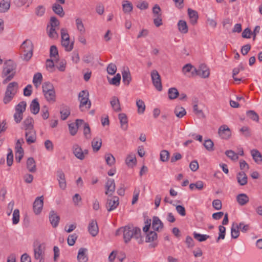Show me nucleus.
Masks as SVG:
<instances>
[{
  "instance_id": "nucleus-35",
  "label": "nucleus",
  "mask_w": 262,
  "mask_h": 262,
  "mask_svg": "<svg viewBox=\"0 0 262 262\" xmlns=\"http://www.w3.org/2000/svg\"><path fill=\"white\" fill-rule=\"evenodd\" d=\"M174 113L177 117L182 118L186 115V112L184 107L180 106H177L174 108Z\"/></svg>"
},
{
  "instance_id": "nucleus-64",
  "label": "nucleus",
  "mask_w": 262,
  "mask_h": 262,
  "mask_svg": "<svg viewBox=\"0 0 262 262\" xmlns=\"http://www.w3.org/2000/svg\"><path fill=\"white\" fill-rule=\"evenodd\" d=\"M42 91L43 93L50 91L54 90L53 85L50 82H45L42 84Z\"/></svg>"
},
{
  "instance_id": "nucleus-18",
  "label": "nucleus",
  "mask_w": 262,
  "mask_h": 262,
  "mask_svg": "<svg viewBox=\"0 0 262 262\" xmlns=\"http://www.w3.org/2000/svg\"><path fill=\"white\" fill-rule=\"evenodd\" d=\"M25 136L26 141L28 144L33 143L36 141V134L34 129L26 131Z\"/></svg>"
},
{
  "instance_id": "nucleus-3",
  "label": "nucleus",
  "mask_w": 262,
  "mask_h": 262,
  "mask_svg": "<svg viewBox=\"0 0 262 262\" xmlns=\"http://www.w3.org/2000/svg\"><path fill=\"white\" fill-rule=\"evenodd\" d=\"M33 46L31 40L26 39L21 45L19 52L24 60L29 61L33 55Z\"/></svg>"
},
{
  "instance_id": "nucleus-61",
  "label": "nucleus",
  "mask_w": 262,
  "mask_h": 262,
  "mask_svg": "<svg viewBox=\"0 0 262 262\" xmlns=\"http://www.w3.org/2000/svg\"><path fill=\"white\" fill-rule=\"evenodd\" d=\"M204 146L206 148V149H207L209 151H212L214 150V144L210 139L205 140L204 143Z\"/></svg>"
},
{
  "instance_id": "nucleus-37",
  "label": "nucleus",
  "mask_w": 262,
  "mask_h": 262,
  "mask_svg": "<svg viewBox=\"0 0 262 262\" xmlns=\"http://www.w3.org/2000/svg\"><path fill=\"white\" fill-rule=\"evenodd\" d=\"M122 79L123 82L125 85H128L129 84L132 77L128 69L124 70L122 72Z\"/></svg>"
},
{
  "instance_id": "nucleus-10",
  "label": "nucleus",
  "mask_w": 262,
  "mask_h": 262,
  "mask_svg": "<svg viewBox=\"0 0 262 262\" xmlns=\"http://www.w3.org/2000/svg\"><path fill=\"white\" fill-rule=\"evenodd\" d=\"M84 121L82 119H76L75 123H71L69 124V129L72 136H75L78 129L83 124Z\"/></svg>"
},
{
  "instance_id": "nucleus-57",
  "label": "nucleus",
  "mask_w": 262,
  "mask_h": 262,
  "mask_svg": "<svg viewBox=\"0 0 262 262\" xmlns=\"http://www.w3.org/2000/svg\"><path fill=\"white\" fill-rule=\"evenodd\" d=\"M9 152L7 154V164L8 166H10L13 164V155L11 149L9 148Z\"/></svg>"
},
{
  "instance_id": "nucleus-7",
  "label": "nucleus",
  "mask_w": 262,
  "mask_h": 262,
  "mask_svg": "<svg viewBox=\"0 0 262 262\" xmlns=\"http://www.w3.org/2000/svg\"><path fill=\"white\" fill-rule=\"evenodd\" d=\"M218 134L221 139L228 140L231 136V131L227 125H222L218 129Z\"/></svg>"
},
{
  "instance_id": "nucleus-5",
  "label": "nucleus",
  "mask_w": 262,
  "mask_h": 262,
  "mask_svg": "<svg viewBox=\"0 0 262 262\" xmlns=\"http://www.w3.org/2000/svg\"><path fill=\"white\" fill-rule=\"evenodd\" d=\"M89 93L87 90H83L79 93V108L82 112L89 110L91 107V102L89 99Z\"/></svg>"
},
{
  "instance_id": "nucleus-36",
  "label": "nucleus",
  "mask_w": 262,
  "mask_h": 262,
  "mask_svg": "<svg viewBox=\"0 0 262 262\" xmlns=\"http://www.w3.org/2000/svg\"><path fill=\"white\" fill-rule=\"evenodd\" d=\"M179 30L182 33L185 34L188 32V28L185 21L180 20L178 23Z\"/></svg>"
},
{
  "instance_id": "nucleus-24",
  "label": "nucleus",
  "mask_w": 262,
  "mask_h": 262,
  "mask_svg": "<svg viewBox=\"0 0 262 262\" xmlns=\"http://www.w3.org/2000/svg\"><path fill=\"white\" fill-rule=\"evenodd\" d=\"M236 179L238 183L241 186H244L247 184V176L244 171H241L237 174Z\"/></svg>"
},
{
  "instance_id": "nucleus-22",
  "label": "nucleus",
  "mask_w": 262,
  "mask_h": 262,
  "mask_svg": "<svg viewBox=\"0 0 262 262\" xmlns=\"http://www.w3.org/2000/svg\"><path fill=\"white\" fill-rule=\"evenodd\" d=\"M110 103L114 111L118 112L121 111L120 101L119 99L117 97H113L111 98Z\"/></svg>"
},
{
  "instance_id": "nucleus-21",
  "label": "nucleus",
  "mask_w": 262,
  "mask_h": 262,
  "mask_svg": "<svg viewBox=\"0 0 262 262\" xmlns=\"http://www.w3.org/2000/svg\"><path fill=\"white\" fill-rule=\"evenodd\" d=\"M152 229L157 231H159L163 228V224L157 216H154L152 224Z\"/></svg>"
},
{
  "instance_id": "nucleus-32",
  "label": "nucleus",
  "mask_w": 262,
  "mask_h": 262,
  "mask_svg": "<svg viewBox=\"0 0 262 262\" xmlns=\"http://www.w3.org/2000/svg\"><path fill=\"white\" fill-rule=\"evenodd\" d=\"M136 158L134 154H129L126 158L125 162L128 166H133L136 164Z\"/></svg>"
},
{
  "instance_id": "nucleus-8",
  "label": "nucleus",
  "mask_w": 262,
  "mask_h": 262,
  "mask_svg": "<svg viewBox=\"0 0 262 262\" xmlns=\"http://www.w3.org/2000/svg\"><path fill=\"white\" fill-rule=\"evenodd\" d=\"M151 77L154 85L158 91H161L162 89V86L161 77L158 71L153 70L151 73Z\"/></svg>"
},
{
  "instance_id": "nucleus-60",
  "label": "nucleus",
  "mask_w": 262,
  "mask_h": 262,
  "mask_svg": "<svg viewBox=\"0 0 262 262\" xmlns=\"http://www.w3.org/2000/svg\"><path fill=\"white\" fill-rule=\"evenodd\" d=\"M77 237L78 236L76 233L70 235L67 240L68 245L70 246H73L75 243V241L77 239Z\"/></svg>"
},
{
  "instance_id": "nucleus-50",
  "label": "nucleus",
  "mask_w": 262,
  "mask_h": 262,
  "mask_svg": "<svg viewBox=\"0 0 262 262\" xmlns=\"http://www.w3.org/2000/svg\"><path fill=\"white\" fill-rule=\"evenodd\" d=\"M219 235L216 239V242L217 243L220 239H224L226 234V228L222 225L219 226Z\"/></svg>"
},
{
  "instance_id": "nucleus-56",
  "label": "nucleus",
  "mask_w": 262,
  "mask_h": 262,
  "mask_svg": "<svg viewBox=\"0 0 262 262\" xmlns=\"http://www.w3.org/2000/svg\"><path fill=\"white\" fill-rule=\"evenodd\" d=\"M19 221V211L18 209L14 210L13 213L12 222L14 225L17 224Z\"/></svg>"
},
{
  "instance_id": "nucleus-45",
  "label": "nucleus",
  "mask_w": 262,
  "mask_h": 262,
  "mask_svg": "<svg viewBox=\"0 0 262 262\" xmlns=\"http://www.w3.org/2000/svg\"><path fill=\"white\" fill-rule=\"evenodd\" d=\"M27 106V103L25 101H21L16 106H15V112L20 113L23 114V113L26 111Z\"/></svg>"
},
{
  "instance_id": "nucleus-23",
  "label": "nucleus",
  "mask_w": 262,
  "mask_h": 262,
  "mask_svg": "<svg viewBox=\"0 0 262 262\" xmlns=\"http://www.w3.org/2000/svg\"><path fill=\"white\" fill-rule=\"evenodd\" d=\"M236 201L241 206H244L249 201L248 196L245 193H241L236 196Z\"/></svg>"
},
{
  "instance_id": "nucleus-12",
  "label": "nucleus",
  "mask_w": 262,
  "mask_h": 262,
  "mask_svg": "<svg viewBox=\"0 0 262 262\" xmlns=\"http://www.w3.org/2000/svg\"><path fill=\"white\" fill-rule=\"evenodd\" d=\"M88 231L93 237L96 236L99 232V227L96 220H92L88 226Z\"/></svg>"
},
{
  "instance_id": "nucleus-58",
  "label": "nucleus",
  "mask_w": 262,
  "mask_h": 262,
  "mask_svg": "<svg viewBox=\"0 0 262 262\" xmlns=\"http://www.w3.org/2000/svg\"><path fill=\"white\" fill-rule=\"evenodd\" d=\"M121 80V75L119 74H117L110 81V84L118 86L120 84Z\"/></svg>"
},
{
  "instance_id": "nucleus-51",
  "label": "nucleus",
  "mask_w": 262,
  "mask_h": 262,
  "mask_svg": "<svg viewBox=\"0 0 262 262\" xmlns=\"http://www.w3.org/2000/svg\"><path fill=\"white\" fill-rule=\"evenodd\" d=\"M42 79V76L41 73H37L34 74L33 79L34 84L37 86L38 85L40 84Z\"/></svg>"
},
{
  "instance_id": "nucleus-41",
  "label": "nucleus",
  "mask_w": 262,
  "mask_h": 262,
  "mask_svg": "<svg viewBox=\"0 0 262 262\" xmlns=\"http://www.w3.org/2000/svg\"><path fill=\"white\" fill-rule=\"evenodd\" d=\"M83 126V134L85 138L90 139L91 138V129L88 123L84 122L82 124Z\"/></svg>"
},
{
  "instance_id": "nucleus-43",
  "label": "nucleus",
  "mask_w": 262,
  "mask_h": 262,
  "mask_svg": "<svg viewBox=\"0 0 262 262\" xmlns=\"http://www.w3.org/2000/svg\"><path fill=\"white\" fill-rule=\"evenodd\" d=\"M57 28H53L48 26L47 31L49 36L51 38H57L58 37V33L56 32Z\"/></svg>"
},
{
  "instance_id": "nucleus-1",
  "label": "nucleus",
  "mask_w": 262,
  "mask_h": 262,
  "mask_svg": "<svg viewBox=\"0 0 262 262\" xmlns=\"http://www.w3.org/2000/svg\"><path fill=\"white\" fill-rule=\"evenodd\" d=\"M123 233V239L125 243H128L132 238L136 239L140 238L141 243V230L140 228L133 226H125L118 229L116 232V235H120Z\"/></svg>"
},
{
  "instance_id": "nucleus-48",
  "label": "nucleus",
  "mask_w": 262,
  "mask_h": 262,
  "mask_svg": "<svg viewBox=\"0 0 262 262\" xmlns=\"http://www.w3.org/2000/svg\"><path fill=\"white\" fill-rule=\"evenodd\" d=\"M105 161L109 166L113 165L115 163V158L111 154L107 153L105 155Z\"/></svg>"
},
{
  "instance_id": "nucleus-34",
  "label": "nucleus",
  "mask_w": 262,
  "mask_h": 262,
  "mask_svg": "<svg viewBox=\"0 0 262 262\" xmlns=\"http://www.w3.org/2000/svg\"><path fill=\"white\" fill-rule=\"evenodd\" d=\"M239 228L238 224L233 223L231 228V237L233 238H237L239 235Z\"/></svg>"
},
{
  "instance_id": "nucleus-13",
  "label": "nucleus",
  "mask_w": 262,
  "mask_h": 262,
  "mask_svg": "<svg viewBox=\"0 0 262 262\" xmlns=\"http://www.w3.org/2000/svg\"><path fill=\"white\" fill-rule=\"evenodd\" d=\"M105 194L111 195L115 190V181L112 179H108L105 184Z\"/></svg>"
},
{
  "instance_id": "nucleus-44",
  "label": "nucleus",
  "mask_w": 262,
  "mask_h": 262,
  "mask_svg": "<svg viewBox=\"0 0 262 262\" xmlns=\"http://www.w3.org/2000/svg\"><path fill=\"white\" fill-rule=\"evenodd\" d=\"M194 238L199 242H202L210 238V236L206 234H201L196 232L193 233Z\"/></svg>"
},
{
  "instance_id": "nucleus-4",
  "label": "nucleus",
  "mask_w": 262,
  "mask_h": 262,
  "mask_svg": "<svg viewBox=\"0 0 262 262\" xmlns=\"http://www.w3.org/2000/svg\"><path fill=\"white\" fill-rule=\"evenodd\" d=\"M18 84L16 82H12L8 85L5 96L3 98V102L5 104H8L13 99L17 92Z\"/></svg>"
},
{
  "instance_id": "nucleus-6",
  "label": "nucleus",
  "mask_w": 262,
  "mask_h": 262,
  "mask_svg": "<svg viewBox=\"0 0 262 262\" xmlns=\"http://www.w3.org/2000/svg\"><path fill=\"white\" fill-rule=\"evenodd\" d=\"M72 151L75 156L80 160H83L89 154L88 149L82 150L80 146L75 144L72 146Z\"/></svg>"
},
{
  "instance_id": "nucleus-54",
  "label": "nucleus",
  "mask_w": 262,
  "mask_h": 262,
  "mask_svg": "<svg viewBox=\"0 0 262 262\" xmlns=\"http://www.w3.org/2000/svg\"><path fill=\"white\" fill-rule=\"evenodd\" d=\"M247 116L253 121L258 122L259 116L258 114L253 111H249L247 112Z\"/></svg>"
},
{
  "instance_id": "nucleus-30",
  "label": "nucleus",
  "mask_w": 262,
  "mask_h": 262,
  "mask_svg": "<svg viewBox=\"0 0 262 262\" xmlns=\"http://www.w3.org/2000/svg\"><path fill=\"white\" fill-rule=\"evenodd\" d=\"M52 10L55 13L60 17H63L64 15L62 7L59 4L55 3L52 6Z\"/></svg>"
},
{
  "instance_id": "nucleus-25",
  "label": "nucleus",
  "mask_w": 262,
  "mask_h": 262,
  "mask_svg": "<svg viewBox=\"0 0 262 262\" xmlns=\"http://www.w3.org/2000/svg\"><path fill=\"white\" fill-rule=\"evenodd\" d=\"M11 0H2L0 2V13L7 12L10 8Z\"/></svg>"
},
{
  "instance_id": "nucleus-42",
  "label": "nucleus",
  "mask_w": 262,
  "mask_h": 262,
  "mask_svg": "<svg viewBox=\"0 0 262 262\" xmlns=\"http://www.w3.org/2000/svg\"><path fill=\"white\" fill-rule=\"evenodd\" d=\"M133 5L128 1H125L122 4V9L124 13H129L133 10Z\"/></svg>"
},
{
  "instance_id": "nucleus-17",
  "label": "nucleus",
  "mask_w": 262,
  "mask_h": 262,
  "mask_svg": "<svg viewBox=\"0 0 262 262\" xmlns=\"http://www.w3.org/2000/svg\"><path fill=\"white\" fill-rule=\"evenodd\" d=\"M118 118L121 128L126 130L128 127V119L126 115L124 113H120L118 115Z\"/></svg>"
},
{
  "instance_id": "nucleus-46",
  "label": "nucleus",
  "mask_w": 262,
  "mask_h": 262,
  "mask_svg": "<svg viewBox=\"0 0 262 262\" xmlns=\"http://www.w3.org/2000/svg\"><path fill=\"white\" fill-rule=\"evenodd\" d=\"M136 105L138 107V113L139 114H143L145 109V105L143 101L140 99L137 100Z\"/></svg>"
},
{
  "instance_id": "nucleus-9",
  "label": "nucleus",
  "mask_w": 262,
  "mask_h": 262,
  "mask_svg": "<svg viewBox=\"0 0 262 262\" xmlns=\"http://www.w3.org/2000/svg\"><path fill=\"white\" fill-rule=\"evenodd\" d=\"M43 205V196L37 197L33 203V211L36 214H39L42 209Z\"/></svg>"
},
{
  "instance_id": "nucleus-52",
  "label": "nucleus",
  "mask_w": 262,
  "mask_h": 262,
  "mask_svg": "<svg viewBox=\"0 0 262 262\" xmlns=\"http://www.w3.org/2000/svg\"><path fill=\"white\" fill-rule=\"evenodd\" d=\"M50 55L51 58L58 59L59 57L58 52L55 46H52L50 48Z\"/></svg>"
},
{
  "instance_id": "nucleus-33",
  "label": "nucleus",
  "mask_w": 262,
  "mask_h": 262,
  "mask_svg": "<svg viewBox=\"0 0 262 262\" xmlns=\"http://www.w3.org/2000/svg\"><path fill=\"white\" fill-rule=\"evenodd\" d=\"M46 100L51 103H54L55 101V92L54 90L43 93Z\"/></svg>"
},
{
  "instance_id": "nucleus-53",
  "label": "nucleus",
  "mask_w": 262,
  "mask_h": 262,
  "mask_svg": "<svg viewBox=\"0 0 262 262\" xmlns=\"http://www.w3.org/2000/svg\"><path fill=\"white\" fill-rule=\"evenodd\" d=\"M61 45L67 51H71L73 48V42L70 43V40H61Z\"/></svg>"
},
{
  "instance_id": "nucleus-40",
  "label": "nucleus",
  "mask_w": 262,
  "mask_h": 262,
  "mask_svg": "<svg viewBox=\"0 0 262 262\" xmlns=\"http://www.w3.org/2000/svg\"><path fill=\"white\" fill-rule=\"evenodd\" d=\"M253 159L255 162L258 163L262 161V156L256 149H253L251 151Z\"/></svg>"
},
{
  "instance_id": "nucleus-49",
  "label": "nucleus",
  "mask_w": 262,
  "mask_h": 262,
  "mask_svg": "<svg viewBox=\"0 0 262 262\" xmlns=\"http://www.w3.org/2000/svg\"><path fill=\"white\" fill-rule=\"evenodd\" d=\"M76 25L78 30L80 31L81 34H83L85 32V28L81 18H77L76 19Z\"/></svg>"
},
{
  "instance_id": "nucleus-28",
  "label": "nucleus",
  "mask_w": 262,
  "mask_h": 262,
  "mask_svg": "<svg viewBox=\"0 0 262 262\" xmlns=\"http://www.w3.org/2000/svg\"><path fill=\"white\" fill-rule=\"evenodd\" d=\"M210 74L209 70L206 66L202 64L200 66L199 71V76L202 78H207Z\"/></svg>"
},
{
  "instance_id": "nucleus-19",
  "label": "nucleus",
  "mask_w": 262,
  "mask_h": 262,
  "mask_svg": "<svg viewBox=\"0 0 262 262\" xmlns=\"http://www.w3.org/2000/svg\"><path fill=\"white\" fill-rule=\"evenodd\" d=\"M34 257L36 259H39V262H43L42 259L43 258L44 251L41 248V245H39L37 247L34 249Z\"/></svg>"
},
{
  "instance_id": "nucleus-39",
  "label": "nucleus",
  "mask_w": 262,
  "mask_h": 262,
  "mask_svg": "<svg viewBox=\"0 0 262 262\" xmlns=\"http://www.w3.org/2000/svg\"><path fill=\"white\" fill-rule=\"evenodd\" d=\"M157 237L158 235L157 233H156L155 231H150L146 233L145 242L146 243L154 242L157 239Z\"/></svg>"
},
{
  "instance_id": "nucleus-20",
  "label": "nucleus",
  "mask_w": 262,
  "mask_h": 262,
  "mask_svg": "<svg viewBox=\"0 0 262 262\" xmlns=\"http://www.w3.org/2000/svg\"><path fill=\"white\" fill-rule=\"evenodd\" d=\"M86 249L81 248L79 249L77 255V260L79 262H87L88 257L86 254Z\"/></svg>"
},
{
  "instance_id": "nucleus-59",
  "label": "nucleus",
  "mask_w": 262,
  "mask_h": 262,
  "mask_svg": "<svg viewBox=\"0 0 262 262\" xmlns=\"http://www.w3.org/2000/svg\"><path fill=\"white\" fill-rule=\"evenodd\" d=\"M226 155L232 160H237L238 158L237 154L232 150H228L225 152Z\"/></svg>"
},
{
  "instance_id": "nucleus-55",
  "label": "nucleus",
  "mask_w": 262,
  "mask_h": 262,
  "mask_svg": "<svg viewBox=\"0 0 262 262\" xmlns=\"http://www.w3.org/2000/svg\"><path fill=\"white\" fill-rule=\"evenodd\" d=\"M169 159V152L166 150H163L160 152V160L166 162Z\"/></svg>"
},
{
  "instance_id": "nucleus-2",
  "label": "nucleus",
  "mask_w": 262,
  "mask_h": 262,
  "mask_svg": "<svg viewBox=\"0 0 262 262\" xmlns=\"http://www.w3.org/2000/svg\"><path fill=\"white\" fill-rule=\"evenodd\" d=\"M16 73V65L11 60L6 61L4 63L2 77L5 78L3 81V84H6L11 81Z\"/></svg>"
},
{
  "instance_id": "nucleus-14",
  "label": "nucleus",
  "mask_w": 262,
  "mask_h": 262,
  "mask_svg": "<svg viewBox=\"0 0 262 262\" xmlns=\"http://www.w3.org/2000/svg\"><path fill=\"white\" fill-rule=\"evenodd\" d=\"M22 128L26 131L34 129L33 119L30 116L27 117L23 123Z\"/></svg>"
},
{
  "instance_id": "nucleus-47",
  "label": "nucleus",
  "mask_w": 262,
  "mask_h": 262,
  "mask_svg": "<svg viewBox=\"0 0 262 262\" xmlns=\"http://www.w3.org/2000/svg\"><path fill=\"white\" fill-rule=\"evenodd\" d=\"M179 92L176 88H172L168 90V97L170 99H174L179 96Z\"/></svg>"
},
{
  "instance_id": "nucleus-27",
  "label": "nucleus",
  "mask_w": 262,
  "mask_h": 262,
  "mask_svg": "<svg viewBox=\"0 0 262 262\" xmlns=\"http://www.w3.org/2000/svg\"><path fill=\"white\" fill-rule=\"evenodd\" d=\"M102 145V140L99 138H95L92 141V147L94 152L98 151Z\"/></svg>"
},
{
  "instance_id": "nucleus-16",
  "label": "nucleus",
  "mask_w": 262,
  "mask_h": 262,
  "mask_svg": "<svg viewBox=\"0 0 262 262\" xmlns=\"http://www.w3.org/2000/svg\"><path fill=\"white\" fill-rule=\"evenodd\" d=\"M60 220L59 216L54 211H51L49 214V220L53 227L56 228Z\"/></svg>"
},
{
  "instance_id": "nucleus-31",
  "label": "nucleus",
  "mask_w": 262,
  "mask_h": 262,
  "mask_svg": "<svg viewBox=\"0 0 262 262\" xmlns=\"http://www.w3.org/2000/svg\"><path fill=\"white\" fill-rule=\"evenodd\" d=\"M30 111L33 114H37L39 111V104L36 99H34L30 104Z\"/></svg>"
},
{
  "instance_id": "nucleus-26",
  "label": "nucleus",
  "mask_w": 262,
  "mask_h": 262,
  "mask_svg": "<svg viewBox=\"0 0 262 262\" xmlns=\"http://www.w3.org/2000/svg\"><path fill=\"white\" fill-rule=\"evenodd\" d=\"M188 13L189 17L190 18V23L192 25H195L197 23V20L198 19V12L193 10L191 9H188Z\"/></svg>"
},
{
  "instance_id": "nucleus-11",
  "label": "nucleus",
  "mask_w": 262,
  "mask_h": 262,
  "mask_svg": "<svg viewBox=\"0 0 262 262\" xmlns=\"http://www.w3.org/2000/svg\"><path fill=\"white\" fill-rule=\"evenodd\" d=\"M119 198L117 196H113L107 199L106 207L108 211H111L116 209L119 205Z\"/></svg>"
},
{
  "instance_id": "nucleus-62",
  "label": "nucleus",
  "mask_w": 262,
  "mask_h": 262,
  "mask_svg": "<svg viewBox=\"0 0 262 262\" xmlns=\"http://www.w3.org/2000/svg\"><path fill=\"white\" fill-rule=\"evenodd\" d=\"M239 131L246 137H249L251 136V130L250 128L248 126L242 127Z\"/></svg>"
},
{
  "instance_id": "nucleus-29",
  "label": "nucleus",
  "mask_w": 262,
  "mask_h": 262,
  "mask_svg": "<svg viewBox=\"0 0 262 262\" xmlns=\"http://www.w3.org/2000/svg\"><path fill=\"white\" fill-rule=\"evenodd\" d=\"M27 167L28 170L31 172H34L36 170V163L33 158H29L27 161Z\"/></svg>"
},
{
  "instance_id": "nucleus-63",
  "label": "nucleus",
  "mask_w": 262,
  "mask_h": 262,
  "mask_svg": "<svg viewBox=\"0 0 262 262\" xmlns=\"http://www.w3.org/2000/svg\"><path fill=\"white\" fill-rule=\"evenodd\" d=\"M59 21L56 17L53 16L50 18V25L49 27L58 29Z\"/></svg>"
},
{
  "instance_id": "nucleus-38",
  "label": "nucleus",
  "mask_w": 262,
  "mask_h": 262,
  "mask_svg": "<svg viewBox=\"0 0 262 262\" xmlns=\"http://www.w3.org/2000/svg\"><path fill=\"white\" fill-rule=\"evenodd\" d=\"M60 113L61 114V119L65 120L70 114V108L67 106H63L61 108Z\"/></svg>"
},
{
  "instance_id": "nucleus-15",
  "label": "nucleus",
  "mask_w": 262,
  "mask_h": 262,
  "mask_svg": "<svg viewBox=\"0 0 262 262\" xmlns=\"http://www.w3.org/2000/svg\"><path fill=\"white\" fill-rule=\"evenodd\" d=\"M57 177L60 188L64 189L67 186L64 173L62 170H58L57 172Z\"/></svg>"
}]
</instances>
